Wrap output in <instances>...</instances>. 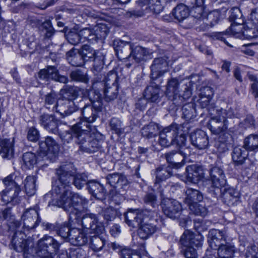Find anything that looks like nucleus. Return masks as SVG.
Instances as JSON below:
<instances>
[{
    "mask_svg": "<svg viewBox=\"0 0 258 258\" xmlns=\"http://www.w3.org/2000/svg\"><path fill=\"white\" fill-rule=\"evenodd\" d=\"M39 123L50 133L56 134L58 132V120L53 115L42 114L39 117Z\"/></svg>",
    "mask_w": 258,
    "mask_h": 258,
    "instance_id": "412c9836",
    "label": "nucleus"
},
{
    "mask_svg": "<svg viewBox=\"0 0 258 258\" xmlns=\"http://www.w3.org/2000/svg\"><path fill=\"white\" fill-rule=\"evenodd\" d=\"M70 77L74 81L85 83H87L89 80L86 74L79 70L73 71Z\"/></svg>",
    "mask_w": 258,
    "mask_h": 258,
    "instance_id": "864d4df0",
    "label": "nucleus"
},
{
    "mask_svg": "<svg viewBox=\"0 0 258 258\" xmlns=\"http://www.w3.org/2000/svg\"><path fill=\"white\" fill-rule=\"evenodd\" d=\"M37 77L42 80L51 79L62 83L68 82V78L59 75L56 68L54 66H48L46 69L41 70L38 73Z\"/></svg>",
    "mask_w": 258,
    "mask_h": 258,
    "instance_id": "2eb2a0df",
    "label": "nucleus"
},
{
    "mask_svg": "<svg viewBox=\"0 0 258 258\" xmlns=\"http://www.w3.org/2000/svg\"><path fill=\"white\" fill-rule=\"evenodd\" d=\"M185 195L184 203L188 206L197 204L202 201L203 199L202 193L199 190L192 188H188L186 189Z\"/></svg>",
    "mask_w": 258,
    "mask_h": 258,
    "instance_id": "7c9ffc66",
    "label": "nucleus"
},
{
    "mask_svg": "<svg viewBox=\"0 0 258 258\" xmlns=\"http://www.w3.org/2000/svg\"><path fill=\"white\" fill-rule=\"evenodd\" d=\"M172 15L179 21L187 18L189 14L188 8L183 4L177 5L172 11Z\"/></svg>",
    "mask_w": 258,
    "mask_h": 258,
    "instance_id": "4c0bfd02",
    "label": "nucleus"
},
{
    "mask_svg": "<svg viewBox=\"0 0 258 258\" xmlns=\"http://www.w3.org/2000/svg\"><path fill=\"white\" fill-rule=\"evenodd\" d=\"M242 16L241 12L238 8H233L230 11V15L229 19L233 21L234 23L240 24L242 20H241Z\"/></svg>",
    "mask_w": 258,
    "mask_h": 258,
    "instance_id": "bf43d9fd",
    "label": "nucleus"
},
{
    "mask_svg": "<svg viewBox=\"0 0 258 258\" xmlns=\"http://www.w3.org/2000/svg\"><path fill=\"white\" fill-rule=\"evenodd\" d=\"M243 148L248 151H258V135L251 134L243 142Z\"/></svg>",
    "mask_w": 258,
    "mask_h": 258,
    "instance_id": "c9c22d12",
    "label": "nucleus"
},
{
    "mask_svg": "<svg viewBox=\"0 0 258 258\" xmlns=\"http://www.w3.org/2000/svg\"><path fill=\"white\" fill-rule=\"evenodd\" d=\"M188 207L190 211L195 215L204 216L207 214L206 209L198 203L197 204H192L188 206Z\"/></svg>",
    "mask_w": 258,
    "mask_h": 258,
    "instance_id": "680f3d73",
    "label": "nucleus"
},
{
    "mask_svg": "<svg viewBox=\"0 0 258 258\" xmlns=\"http://www.w3.org/2000/svg\"><path fill=\"white\" fill-rule=\"evenodd\" d=\"M190 139L192 145L199 150H205L209 147L208 137L202 130H198L191 133Z\"/></svg>",
    "mask_w": 258,
    "mask_h": 258,
    "instance_id": "f3484780",
    "label": "nucleus"
},
{
    "mask_svg": "<svg viewBox=\"0 0 258 258\" xmlns=\"http://www.w3.org/2000/svg\"><path fill=\"white\" fill-rule=\"evenodd\" d=\"M82 225L84 229L88 230L90 233L97 235L103 234L104 227L94 214H86L82 218Z\"/></svg>",
    "mask_w": 258,
    "mask_h": 258,
    "instance_id": "9d476101",
    "label": "nucleus"
},
{
    "mask_svg": "<svg viewBox=\"0 0 258 258\" xmlns=\"http://www.w3.org/2000/svg\"><path fill=\"white\" fill-rule=\"evenodd\" d=\"M106 179L108 184L113 187L122 186L127 184L126 177L118 173L109 174L106 177Z\"/></svg>",
    "mask_w": 258,
    "mask_h": 258,
    "instance_id": "f704fd0d",
    "label": "nucleus"
},
{
    "mask_svg": "<svg viewBox=\"0 0 258 258\" xmlns=\"http://www.w3.org/2000/svg\"><path fill=\"white\" fill-rule=\"evenodd\" d=\"M105 243V238L103 236H94L91 239V248L96 251L101 250Z\"/></svg>",
    "mask_w": 258,
    "mask_h": 258,
    "instance_id": "49530a36",
    "label": "nucleus"
},
{
    "mask_svg": "<svg viewBox=\"0 0 258 258\" xmlns=\"http://www.w3.org/2000/svg\"><path fill=\"white\" fill-rule=\"evenodd\" d=\"M45 106L46 108L50 109L56 105L58 104L57 102V95L54 91L47 93L45 96Z\"/></svg>",
    "mask_w": 258,
    "mask_h": 258,
    "instance_id": "de8ad7c7",
    "label": "nucleus"
},
{
    "mask_svg": "<svg viewBox=\"0 0 258 258\" xmlns=\"http://www.w3.org/2000/svg\"><path fill=\"white\" fill-rule=\"evenodd\" d=\"M182 84L176 78H172L168 80L165 94L170 99L175 101L177 98L182 102L189 98L191 95L190 82Z\"/></svg>",
    "mask_w": 258,
    "mask_h": 258,
    "instance_id": "423d86ee",
    "label": "nucleus"
},
{
    "mask_svg": "<svg viewBox=\"0 0 258 258\" xmlns=\"http://www.w3.org/2000/svg\"><path fill=\"white\" fill-rule=\"evenodd\" d=\"M148 51L146 48L137 46L134 48L132 47L131 57L136 62H139L144 59V56L148 54Z\"/></svg>",
    "mask_w": 258,
    "mask_h": 258,
    "instance_id": "79ce46f5",
    "label": "nucleus"
},
{
    "mask_svg": "<svg viewBox=\"0 0 258 258\" xmlns=\"http://www.w3.org/2000/svg\"><path fill=\"white\" fill-rule=\"evenodd\" d=\"M117 76L115 73L110 72L105 79V86H117Z\"/></svg>",
    "mask_w": 258,
    "mask_h": 258,
    "instance_id": "69168bd1",
    "label": "nucleus"
},
{
    "mask_svg": "<svg viewBox=\"0 0 258 258\" xmlns=\"http://www.w3.org/2000/svg\"><path fill=\"white\" fill-rule=\"evenodd\" d=\"M76 172L74 165L68 163L56 169L57 180L53 184L51 192L44 196L48 200V206L62 208L68 212L71 218L77 219L88 204V200L70 189L73 175Z\"/></svg>",
    "mask_w": 258,
    "mask_h": 258,
    "instance_id": "f257e3e1",
    "label": "nucleus"
},
{
    "mask_svg": "<svg viewBox=\"0 0 258 258\" xmlns=\"http://www.w3.org/2000/svg\"><path fill=\"white\" fill-rule=\"evenodd\" d=\"M84 61H91L98 53L89 45H83L80 50Z\"/></svg>",
    "mask_w": 258,
    "mask_h": 258,
    "instance_id": "c03bdc74",
    "label": "nucleus"
},
{
    "mask_svg": "<svg viewBox=\"0 0 258 258\" xmlns=\"http://www.w3.org/2000/svg\"><path fill=\"white\" fill-rule=\"evenodd\" d=\"M23 166L26 169H31L36 163L35 154L31 152L25 153L23 155Z\"/></svg>",
    "mask_w": 258,
    "mask_h": 258,
    "instance_id": "a19ab883",
    "label": "nucleus"
},
{
    "mask_svg": "<svg viewBox=\"0 0 258 258\" xmlns=\"http://www.w3.org/2000/svg\"><path fill=\"white\" fill-rule=\"evenodd\" d=\"M68 62L73 66L80 67L84 64V60L81 52L76 49H72L67 53Z\"/></svg>",
    "mask_w": 258,
    "mask_h": 258,
    "instance_id": "2f4dec72",
    "label": "nucleus"
},
{
    "mask_svg": "<svg viewBox=\"0 0 258 258\" xmlns=\"http://www.w3.org/2000/svg\"><path fill=\"white\" fill-rule=\"evenodd\" d=\"M120 256L121 258H148L147 254L141 256L129 248H124L120 250Z\"/></svg>",
    "mask_w": 258,
    "mask_h": 258,
    "instance_id": "3c124183",
    "label": "nucleus"
},
{
    "mask_svg": "<svg viewBox=\"0 0 258 258\" xmlns=\"http://www.w3.org/2000/svg\"><path fill=\"white\" fill-rule=\"evenodd\" d=\"M161 89L158 85L152 84L148 86L144 91V97L149 102H156L161 98Z\"/></svg>",
    "mask_w": 258,
    "mask_h": 258,
    "instance_id": "393cba45",
    "label": "nucleus"
},
{
    "mask_svg": "<svg viewBox=\"0 0 258 258\" xmlns=\"http://www.w3.org/2000/svg\"><path fill=\"white\" fill-rule=\"evenodd\" d=\"M113 46L118 59L124 60L131 58L132 46L129 42L121 40H115Z\"/></svg>",
    "mask_w": 258,
    "mask_h": 258,
    "instance_id": "6ab92c4d",
    "label": "nucleus"
},
{
    "mask_svg": "<svg viewBox=\"0 0 258 258\" xmlns=\"http://www.w3.org/2000/svg\"><path fill=\"white\" fill-rule=\"evenodd\" d=\"M36 178L34 176H28L24 180V189L27 195L33 196L36 192Z\"/></svg>",
    "mask_w": 258,
    "mask_h": 258,
    "instance_id": "ea45409f",
    "label": "nucleus"
},
{
    "mask_svg": "<svg viewBox=\"0 0 258 258\" xmlns=\"http://www.w3.org/2000/svg\"><path fill=\"white\" fill-rule=\"evenodd\" d=\"M23 227L27 230L35 228L40 222L37 207L26 209L22 216Z\"/></svg>",
    "mask_w": 258,
    "mask_h": 258,
    "instance_id": "ddd939ff",
    "label": "nucleus"
},
{
    "mask_svg": "<svg viewBox=\"0 0 258 258\" xmlns=\"http://www.w3.org/2000/svg\"><path fill=\"white\" fill-rule=\"evenodd\" d=\"M238 26L239 28L237 29L236 26H231V29L234 33H241L245 39L249 40L258 37V27L248 26L247 23L244 26Z\"/></svg>",
    "mask_w": 258,
    "mask_h": 258,
    "instance_id": "5701e85b",
    "label": "nucleus"
},
{
    "mask_svg": "<svg viewBox=\"0 0 258 258\" xmlns=\"http://www.w3.org/2000/svg\"><path fill=\"white\" fill-rule=\"evenodd\" d=\"M182 128L181 125L172 124L164 128L159 134V143L163 147H167L174 142V136L179 134V130Z\"/></svg>",
    "mask_w": 258,
    "mask_h": 258,
    "instance_id": "1a4fd4ad",
    "label": "nucleus"
},
{
    "mask_svg": "<svg viewBox=\"0 0 258 258\" xmlns=\"http://www.w3.org/2000/svg\"><path fill=\"white\" fill-rule=\"evenodd\" d=\"M110 126L112 130L116 134L121 135L124 132V129L122 127L121 122L117 118H112L110 121Z\"/></svg>",
    "mask_w": 258,
    "mask_h": 258,
    "instance_id": "4d7b16f0",
    "label": "nucleus"
},
{
    "mask_svg": "<svg viewBox=\"0 0 258 258\" xmlns=\"http://www.w3.org/2000/svg\"><path fill=\"white\" fill-rule=\"evenodd\" d=\"M158 128L157 125L153 123L144 126L141 130L143 136L147 138L154 137L158 133Z\"/></svg>",
    "mask_w": 258,
    "mask_h": 258,
    "instance_id": "a18cd8bd",
    "label": "nucleus"
},
{
    "mask_svg": "<svg viewBox=\"0 0 258 258\" xmlns=\"http://www.w3.org/2000/svg\"><path fill=\"white\" fill-rule=\"evenodd\" d=\"M168 58L164 56L155 58L151 66V78L155 80L168 71Z\"/></svg>",
    "mask_w": 258,
    "mask_h": 258,
    "instance_id": "f8f14e48",
    "label": "nucleus"
},
{
    "mask_svg": "<svg viewBox=\"0 0 258 258\" xmlns=\"http://www.w3.org/2000/svg\"><path fill=\"white\" fill-rule=\"evenodd\" d=\"M86 99H81L79 101V105L82 106L84 105L83 107L81 115L82 118H81V121L77 123L80 124V126H83V123H84V126H86V130H91V125L90 123L93 122L97 116L98 112L100 110L99 106L96 107L95 102L92 101L90 104L86 103Z\"/></svg>",
    "mask_w": 258,
    "mask_h": 258,
    "instance_id": "6e6552de",
    "label": "nucleus"
},
{
    "mask_svg": "<svg viewBox=\"0 0 258 258\" xmlns=\"http://www.w3.org/2000/svg\"><path fill=\"white\" fill-rule=\"evenodd\" d=\"M183 117L186 120H189L196 116V110L194 104L188 103L182 108Z\"/></svg>",
    "mask_w": 258,
    "mask_h": 258,
    "instance_id": "09e8293b",
    "label": "nucleus"
},
{
    "mask_svg": "<svg viewBox=\"0 0 258 258\" xmlns=\"http://www.w3.org/2000/svg\"><path fill=\"white\" fill-rule=\"evenodd\" d=\"M223 202L229 206L234 205L238 200L239 192L233 187L225 188L221 191Z\"/></svg>",
    "mask_w": 258,
    "mask_h": 258,
    "instance_id": "c756f323",
    "label": "nucleus"
},
{
    "mask_svg": "<svg viewBox=\"0 0 258 258\" xmlns=\"http://www.w3.org/2000/svg\"><path fill=\"white\" fill-rule=\"evenodd\" d=\"M247 152V151L243 148V146L235 147L232 154L233 162L237 165L242 164L248 156Z\"/></svg>",
    "mask_w": 258,
    "mask_h": 258,
    "instance_id": "72a5a7b5",
    "label": "nucleus"
},
{
    "mask_svg": "<svg viewBox=\"0 0 258 258\" xmlns=\"http://www.w3.org/2000/svg\"><path fill=\"white\" fill-rule=\"evenodd\" d=\"M87 188L89 192L96 199L103 200L105 198V192L102 185L95 180L88 182Z\"/></svg>",
    "mask_w": 258,
    "mask_h": 258,
    "instance_id": "c85d7f7f",
    "label": "nucleus"
},
{
    "mask_svg": "<svg viewBox=\"0 0 258 258\" xmlns=\"http://www.w3.org/2000/svg\"><path fill=\"white\" fill-rule=\"evenodd\" d=\"M209 112L211 117L209 120V126L211 132L214 134H219L227 128V118L234 117L233 109L228 110L223 108H209Z\"/></svg>",
    "mask_w": 258,
    "mask_h": 258,
    "instance_id": "39448f33",
    "label": "nucleus"
},
{
    "mask_svg": "<svg viewBox=\"0 0 258 258\" xmlns=\"http://www.w3.org/2000/svg\"><path fill=\"white\" fill-rule=\"evenodd\" d=\"M179 134L174 136L175 141L172 143V145H176L178 148L185 144L186 138L182 131V128L179 130Z\"/></svg>",
    "mask_w": 258,
    "mask_h": 258,
    "instance_id": "13d9d810",
    "label": "nucleus"
},
{
    "mask_svg": "<svg viewBox=\"0 0 258 258\" xmlns=\"http://www.w3.org/2000/svg\"><path fill=\"white\" fill-rule=\"evenodd\" d=\"M73 179L72 184L73 183L79 189H82L85 185L88 184V176L84 173H78L76 169Z\"/></svg>",
    "mask_w": 258,
    "mask_h": 258,
    "instance_id": "58836bf2",
    "label": "nucleus"
},
{
    "mask_svg": "<svg viewBox=\"0 0 258 258\" xmlns=\"http://www.w3.org/2000/svg\"><path fill=\"white\" fill-rule=\"evenodd\" d=\"M167 161L172 166L178 169L184 165V159L183 156L179 153V151H172L165 154Z\"/></svg>",
    "mask_w": 258,
    "mask_h": 258,
    "instance_id": "cd10ccee",
    "label": "nucleus"
},
{
    "mask_svg": "<svg viewBox=\"0 0 258 258\" xmlns=\"http://www.w3.org/2000/svg\"><path fill=\"white\" fill-rule=\"evenodd\" d=\"M203 237L200 234H195L190 230H185L181 235L180 243L184 247L195 246L199 247L202 245Z\"/></svg>",
    "mask_w": 258,
    "mask_h": 258,
    "instance_id": "a211bd4d",
    "label": "nucleus"
},
{
    "mask_svg": "<svg viewBox=\"0 0 258 258\" xmlns=\"http://www.w3.org/2000/svg\"><path fill=\"white\" fill-rule=\"evenodd\" d=\"M40 152L41 156H46L48 152L55 154L59 150V146L56 142L50 137L45 138L44 141L39 143Z\"/></svg>",
    "mask_w": 258,
    "mask_h": 258,
    "instance_id": "4be33fe9",
    "label": "nucleus"
},
{
    "mask_svg": "<svg viewBox=\"0 0 258 258\" xmlns=\"http://www.w3.org/2000/svg\"><path fill=\"white\" fill-rule=\"evenodd\" d=\"M27 137L31 142H36L39 138V131L33 126L30 127L28 130Z\"/></svg>",
    "mask_w": 258,
    "mask_h": 258,
    "instance_id": "0e129e2a",
    "label": "nucleus"
},
{
    "mask_svg": "<svg viewBox=\"0 0 258 258\" xmlns=\"http://www.w3.org/2000/svg\"><path fill=\"white\" fill-rule=\"evenodd\" d=\"M69 42L73 45H77L82 42L79 32L71 31L66 35Z\"/></svg>",
    "mask_w": 258,
    "mask_h": 258,
    "instance_id": "6e6d98bb",
    "label": "nucleus"
},
{
    "mask_svg": "<svg viewBox=\"0 0 258 258\" xmlns=\"http://www.w3.org/2000/svg\"><path fill=\"white\" fill-rule=\"evenodd\" d=\"M210 181L212 188L215 190H220V188L226 183L223 170L217 166L211 168L210 171Z\"/></svg>",
    "mask_w": 258,
    "mask_h": 258,
    "instance_id": "dca6fc26",
    "label": "nucleus"
},
{
    "mask_svg": "<svg viewBox=\"0 0 258 258\" xmlns=\"http://www.w3.org/2000/svg\"><path fill=\"white\" fill-rule=\"evenodd\" d=\"M194 246L184 247L182 248L185 258H197L198 254Z\"/></svg>",
    "mask_w": 258,
    "mask_h": 258,
    "instance_id": "774afa93",
    "label": "nucleus"
},
{
    "mask_svg": "<svg viewBox=\"0 0 258 258\" xmlns=\"http://www.w3.org/2000/svg\"><path fill=\"white\" fill-rule=\"evenodd\" d=\"M208 241L211 247L215 248L228 240V236L225 230L212 229L209 233Z\"/></svg>",
    "mask_w": 258,
    "mask_h": 258,
    "instance_id": "aec40b11",
    "label": "nucleus"
},
{
    "mask_svg": "<svg viewBox=\"0 0 258 258\" xmlns=\"http://www.w3.org/2000/svg\"><path fill=\"white\" fill-rule=\"evenodd\" d=\"M22 181V178L21 176H15L14 179H13L12 176L5 178L4 182L6 187L0 193L2 200L7 203L13 201L17 198L20 191V184Z\"/></svg>",
    "mask_w": 258,
    "mask_h": 258,
    "instance_id": "0eeeda50",
    "label": "nucleus"
},
{
    "mask_svg": "<svg viewBox=\"0 0 258 258\" xmlns=\"http://www.w3.org/2000/svg\"><path fill=\"white\" fill-rule=\"evenodd\" d=\"M60 94L62 95V100L74 101L77 98V91L72 86H65L61 89Z\"/></svg>",
    "mask_w": 258,
    "mask_h": 258,
    "instance_id": "37998d69",
    "label": "nucleus"
},
{
    "mask_svg": "<svg viewBox=\"0 0 258 258\" xmlns=\"http://www.w3.org/2000/svg\"><path fill=\"white\" fill-rule=\"evenodd\" d=\"M146 210H130L125 214L126 223L130 226L136 227L139 226L138 234L142 239H147L154 233L157 227L156 226L148 223H143V219L146 216Z\"/></svg>",
    "mask_w": 258,
    "mask_h": 258,
    "instance_id": "7ed1b4c3",
    "label": "nucleus"
},
{
    "mask_svg": "<svg viewBox=\"0 0 258 258\" xmlns=\"http://www.w3.org/2000/svg\"><path fill=\"white\" fill-rule=\"evenodd\" d=\"M104 95L107 101L115 99L117 95V86H105Z\"/></svg>",
    "mask_w": 258,
    "mask_h": 258,
    "instance_id": "8fccbe9b",
    "label": "nucleus"
},
{
    "mask_svg": "<svg viewBox=\"0 0 258 258\" xmlns=\"http://www.w3.org/2000/svg\"><path fill=\"white\" fill-rule=\"evenodd\" d=\"M245 255L246 258H258V248L254 245L248 246Z\"/></svg>",
    "mask_w": 258,
    "mask_h": 258,
    "instance_id": "338daca9",
    "label": "nucleus"
},
{
    "mask_svg": "<svg viewBox=\"0 0 258 258\" xmlns=\"http://www.w3.org/2000/svg\"><path fill=\"white\" fill-rule=\"evenodd\" d=\"M99 39H104L109 33V29L106 25L99 24L93 28Z\"/></svg>",
    "mask_w": 258,
    "mask_h": 258,
    "instance_id": "5fc2aeb1",
    "label": "nucleus"
},
{
    "mask_svg": "<svg viewBox=\"0 0 258 258\" xmlns=\"http://www.w3.org/2000/svg\"><path fill=\"white\" fill-rule=\"evenodd\" d=\"M161 207L164 214L172 219L179 217L182 210L180 203L170 199H163L161 203Z\"/></svg>",
    "mask_w": 258,
    "mask_h": 258,
    "instance_id": "9b49d317",
    "label": "nucleus"
},
{
    "mask_svg": "<svg viewBox=\"0 0 258 258\" xmlns=\"http://www.w3.org/2000/svg\"><path fill=\"white\" fill-rule=\"evenodd\" d=\"M80 107L79 102L73 100H61L52 107V111L58 112L63 117L70 115Z\"/></svg>",
    "mask_w": 258,
    "mask_h": 258,
    "instance_id": "4468645a",
    "label": "nucleus"
},
{
    "mask_svg": "<svg viewBox=\"0 0 258 258\" xmlns=\"http://www.w3.org/2000/svg\"><path fill=\"white\" fill-rule=\"evenodd\" d=\"M171 168L165 166L158 167L155 172L156 179L155 183H159L172 175Z\"/></svg>",
    "mask_w": 258,
    "mask_h": 258,
    "instance_id": "e433bc0d",
    "label": "nucleus"
},
{
    "mask_svg": "<svg viewBox=\"0 0 258 258\" xmlns=\"http://www.w3.org/2000/svg\"><path fill=\"white\" fill-rule=\"evenodd\" d=\"M13 141L5 139L0 142V155L4 158L11 159L14 155Z\"/></svg>",
    "mask_w": 258,
    "mask_h": 258,
    "instance_id": "473e14b6",
    "label": "nucleus"
},
{
    "mask_svg": "<svg viewBox=\"0 0 258 258\" xmlns=\"http://www.w3.org/2000/svg\"><path fill=\"white\" fill-rule=\"evenodd\" d=\"M186 179L189 182L197 183L203 177V173L201 168L196 165L186 167Z\"/></svg>",
    "mask_w": 258,
    "mask_h": 258,
    "instance_id": "bb28decb",
    "label": "nucleus"
},
{
    "mask_svg": "<svg viewBox=\"0 0 258 258\" xmlns=\"http://www.w3.org/2000/svg\"><path fill=\"white\" fill-rule=\"evenodd\" d=\"M91 130H86L80 124L72 126L71 132L72 136L75 137L76 142L83 151L93 153L98 150L101 146V141L94 138L90 134Z\"/></svg>",
    "mask_w": 258,
    "mask_h": 258,
    "instance_id": "20e7f679",
    "label": "nucleus"
},
{
    "mask_svg": "<svg viewBox=\"0 0 258 258\" xmlns=\"http://www.w3.org/2000/svg\"><path fill=\"white\" fill-rule=\"evenodd\" d=\"M72 231L68 226L61 225L57 230V234L64 239H69L70 240V234Z\"/></svg>",
    "mask_w": 258,
    "mask_h": 258,
    "instance_id": "e2e57ef3",
    "label": "nucleus"
},
{
    "mask_svg": "<svg viewBox=\"0 0 258 258\" xmlns=\"http://www.w3.org/2000/svg\"><path fill=\"white\" fill-rule=\"evenodd\" d=\"M26 235L21 230H16L11 240L14 249L19 252H23L26 258L36 254L40 258H54V255L48 251L49 246H51L54 251L59 247V243L52 237L44 235L38 241L37 246L34 247V243L31 238H26Z\"/></svg>",
    "mask_w": 258,
    "mask_h": 258,
    "instance_id": "f03ea898",
    "label": "nucleus"
},
{
    "mask_svg": "<svg viewBox=\"0 0 258 258\" xmlns=\"http://www.w3.org/2000/svg\"><path fill=\"white\" fill-rule=\"evenodd\" d=\"M70 234V241L75 245L82 246L88 242V237L83 230L80 228H72Z\"/></svg>",
    "mask_w": 258,
    "mask_h": 258,
    "instance_id": "a878e982",
    "label": "nucleus"
},
{
    "mask_svg": "<svg viewBox=\"0 0 258 258\" xmlns=\"http://www.w3.org/2000/svg\"><path fill=\"white\" fill-rule=\"evenodd\" d=\"M100 214L103 217L104 220L108 222L114 219L117 214V211L112 207H108L102 210Z\"/></svg>",
    "mask_w": 258,
    "mask_h": 258,
    "instance_id": "603ef678",
    "label": "nucleus"
},
{
    "mask_svg": "<svg viewBox=\"0 0 258 258\" xmlns=\"http://www.w3.org/2000/svg\"><path fill=\"white\" fill-rule=\"evenodd\" d=\"M236 252L234 244L228 241L221 244L217 249L218 258H233Z\"/></svg>",
    "mask_w": 258,
    "mask_h": 258,
    "instance_id": "b1692460",
    "label": "nucleus"
},
{
    "mask_svg": "<svg viewBox=\"0 0 258 258\" xmlns=\"http://www.w3.org/2000/svg\"><path fill=\"white\" fill-rule=\"evenodd\" d=\"M246 23L248 26L258 27V9L252 10Z\"/></svg>",
    "mask_w": 258,
    "mask_h": 258,
    "instance_id": "052dcab7",
    "label": "nucleus"
}]
</instances>
